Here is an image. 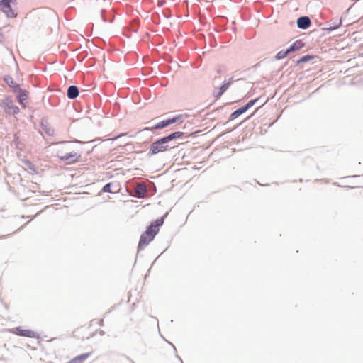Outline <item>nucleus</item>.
I'll return each instance as SVG.
<instances>
[{"instance_id": "1", "label": "nucleus", "mask_w": 363, "mask_h": 363, "mask_svg": "<svg viewBox=\"0 0 363 363\" xmlns=\"http://www.w3.org/2000/svg\"><path fill=\"white\" fill-rule=\"evenodd\" d=\"M56 155L65 164L79 162L82 157L79 150L69 143H64L59 145L56 148Z\"/></svg>"}, {"instance_id": "2", "label": "nucleus", "mask_w": 363, "mask_h": 363, "mask_svg": "<svg viewBox=\"0 0 363 363\" xmlns=\"http://www.w3.org/2000/svg\"><path fill=\"white\" fill-rule=\"evenodd\" d=\"M163 223V218H159L152 223L151 225L147 228L146 230L140 235L138 243V247L140 248H144L152 240H153L154 238L160 230V227L162 225Z\"/></svg>"}, {"instance_id": "3", "label": "nucleus", "mask_w": 363, "mask_h": 363, "mask_svg": "<svg viewBox=\"0 0 363 363\" xmlns=\"http://www.w3.org/2000/svg\"><path fill=\"white\" fill-rule=\"evenodd\" d=\"M167 142L168 141L162 140V138H161V139L157 140L156 142L153 143L150 145V150L149 154L150 155H156L160 152H162L167 150L168 145H165Z\"/></svg>"}, {"instance_id": "4", "label": "nucleus", "mask_w": 363, "mask_h": 363, "mask_svg": "<svg viewBox=\"0 0 363 363\" xmlns=\"http://www.w3.org/2000/svg\"><path fill=\"white\" fill-rule=\"evenodd\" d=\"M13 333L17 335L26 337L29 338L38 339L40 337V335L37 332L30 329L23 328L21 326L14 328Z\"/></svg>"}, {"instance_id": "5", "label": "nucleus", "mask_w": 363, "mask_h": 363, "mask_svg": "<svg viewBox=\"0 0 363 363\" xmlns=\"http://www.w3.org/2000/svg\"><path fill=\"white\" fill-rule=\"evenodd\" d=\"M11 0L0 1V10L6 14L7 17L14 16V13L11 6Z\"/></svg>"}, {"instance_id": "6", "label": "nucleus", "mask_w": 363, "mask_h": 363, "mask_svg": "<svg viewBox=\"0 0 363 363\" xmlns=\"http://www.w3.org/2000/svg\"><path fill=\"white\" fill-rule=\"evenodd\" d=\"M182 118V116H176V117H174L171 119H168V120H165V121H161L160 123L156 124L152 128H151L150 130H153V129H162L163 128H165L167 126H168L169 125H171L172 123H177L179 121H181ZM147 130H150L149 128H146Z\"/></svg>"}, {"instance_id": "7", "label": "nucleus", "mask_w": 363, "mask_h": 363, "mask_svg": "<svg viewBox=\"0 0 363 363\" xmlns=\"http://www.w3.org/2000/svg\"><path fill=\"white\" fill-rule=\"evenodd\" d=\"M258 101V99H255L253 100L250 101L245 106L241 107L236 111H235L231 115L230 118L235 119L238 118L239 116L245 113L247 109L251 108L257 101Z\"/></svg>"}, {"instance_id": "8", "label": "nucleus", "mask_w": 363, "mask_h": 363, "mask_svg": "<svg viewBox=\"0 0 363 363\" xmlns=\"http://www.w3.org/2000/svg\"><path fill=\"white\" fill-rule=\"evenodd\" d=\"M297 25L298 28L302 29L308 28L311 25V21L308 17L303 16L300 17L297 20Z\"/></svg>"}, {"instance_id": "9", "label": "nucleus", "mask_w": 363, "mask_h": 363, "mask_svg": "<svg viewBox=\"0 0 363 363\" xmlns=\"http://www.w3.org/2000/svg\"><path fill=\"white\" fill-rule=\"evenodd\" d=\"M22 164L25 170L28 171L33 174L37 173V169L35 166L30 161L28 160H23Z\"/></svg>"}, {"instance_id": "10", "label": "nucleus", "mask_w": 363, "mask_h": 363, "mask_svg": "<svg viewBox=\"0 0 363 363\" xmlns=\"http://www.w3.org/2000/svg\"><path fill=\"white\" fill-rule=\"evenodd\" d=\"M79 95V90L78 88L75 86H71L68 88L67 90V96L71 99H74L77 98Z\"/></svg>"}, {"instance_id": "11", "label": "nucleus", "mask_w": 363, "mask_h": 363, "mask_svg": "<svg viewBox=\"0 0 363 363\" xmlns=\"http://www.w3.org/2000/svg\"><path fill=\"white\" fill-rule=\"evenodd\" d=\"M230 84H231L230 81L224 83L220 87V90L218 92L214 94V96L217 99H219L221 96V95L230 87Z\"/></svg>"}, {"instance_id": "12", "label": "nucleus", "mask_w": 363, "mask_h": 363, "mask_svg": "<svg viewBox=\"0 0 363 363\" xmlns=\"http://www.w3.org/2000/svg\"><path fill=\"white\" fill-rule=\"evenodd\" d=\"M5 111L6 113L10 115H16L19 112V108L18 106L10 104L7 105V106L5 108Z\"/></svg>"}, {"instance_id": "13", "label": "nucleus", "mask_w": 363, "mask_h": 363, "mask_svg": "<svg viewBox=\"0 0 363 363\" xmlns=\"http://www.w3.org/2000/svg\"><path fill=\"white\" fill-rule=\"evenodd\" d=\"M147 189L145 185L144 184H138L135 187V193L140 197H143L145 194L146 193Z\"/></svg>"}, {"instance_id": "14", "label": "nucleus", "mask_w": 363, "mask_h": 363, "mask_svg": "<svg viewBox=\"0 0 363 363\" xmlns=\"http://www.w3.org/2000/svg\"><path fill=\"white\" fill-rule=\"evenodd\" d=\"M28 99V93L26 91H21L18 95V101L23 106L26 107V104L24 101H26Z\"/></svg>"}, {"instance_id": "15", "label": "nucleus", "mask_w": 363, "mask_h": 363, "mask_svg": "<svg viewBox=\"0 0 363 363\" xmlns=\"http://www.w3.org/2000/svg\"><path fill=\"white\" fill-rule=\"evenodd\" d=\"M182 135H183L182 132H175V133L169 135V136H167V137H164V138H162V140L168 141L169 142V141H170V140H172L173 139H175V138L181 137Z\"/></svg>"}, {"instance_id": "16", "label": "nucleus", "mask_w": 363, "mask_h": 363, "mask_svg": "<svg viewBox=\"0 0 363 363\" xmlns=\"http://www.w3.org/2000/svg\"><path fill=\"white\" fill-rule=\"evenodd\" d=\"M303 46V44L301 42L296 41L294 43L288 50L289 53L300 50Z\"/></svg>"}, {"instance_id": "17", "label": "nucleus", "mask_w": 363, "mask_h": 363, "mask_svg": "<svg viewBox=\"0 0 363 363\" xmlns=\"http://www.w3.org/2000/svg\"><path fill=\"white\" fill-rule=\"evenodd\" d=\"M289 54V50L287 49L286 50H281L279 51L277 55H276V59L277 60H281V59H283L285 57H286Z\"/></svg>"}, {"instance_id": "18", "label": "nucleus", "mask_w": 363, "mask_h": 363, "mask_svg": "<svg viewBox=\"0 0 363 363\" xmlns=\"http://www.w3.org/2000/svg\"><path fill=\"white\" fill-rule=\"evenodd\" d=\"M314 58V57L313 55H306V56H303L298 61V64L299 63H301V62H308L311 60H313Z\"/></svg>"}, {"instance_id": "19", "label": "nucleus", "mask_w": 363, "mask_h": 363, "mask_svg": "<svg viewBox=\"0 0 363 363\" xmlns=\"http://www.w3.org/2000/svg\"><path fill=\"white\" fill-rule=\"evenodd\" d=\"M113 186V183H108L107 184H106L104 187H103V191L104 192H110V193H113L114 192L113 191V189H111V186Z\"/></svg>"}, {"instance_id": "20", "label": "nucleus", "mask_w": 363, "mask_h": 363, "mask_svg": "<svg viewBox=\"0 0 363 363\" xmlns=\"http://www.w3.org/2000/svg\"><path fill=\"white\" fill-rule=\"evenodd\" d=\"M6 82H7V84L11 86V87H13V88H17L18 87V85L14 82L13 81V79L10 77H8L6 79H5Z\"/></svg>"}, {"instance_id": "21", "label": "nucleus", "mask_w": 363, "mask_h": 363, "mask_svg": "<svg viewBox=\"0 0 363 363\" xmlns=\"http://www.w3.org/2000/svg\"><path fill=\"white\" fill-rule=\"evenodd\" d=\"M340 24H341V21H340L339 24L337 26H336L334 28H337Z\"/></svg>"}]
</instances>
